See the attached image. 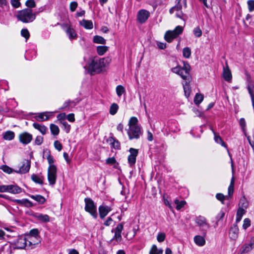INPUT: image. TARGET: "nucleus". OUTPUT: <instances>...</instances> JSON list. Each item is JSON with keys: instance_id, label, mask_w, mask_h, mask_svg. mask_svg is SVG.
Instances as JSON below:
<instances>
[{"instance_id": "f257e3e1", "label": "nucleus", "mask_w": 254, "mask_h": 254, "mask_svg": "<svg viewBox=\"0 0 254 254\" xmlns=\"http://www.w3.org/2000/svg\"><path fill=\"white\" fill-rule=\"evenodd\" d=\"M111 61V59L110 58L92 57L89 59L87 67L84 66V68H86L87 72L91 75L99 73L103 70L107 65L110 63Z\"/></svg>"}, {"instance_id": "f03ea898", "label": "nucleus", "mask_w": 254, "mask_h": 254, "mask_svg": "<svg viewBox=\"0 0 254 254\" xmlns=\"http://www.w3.org/2000/svg\"><path fill=\"white\" fill-rule=\"evenodd\" d=\"M138 120L135 117H132L129 120L128 123L129 128L127 133L130 140L137 139L142 134L141 127L138 124Z\"/></svg>"}, {"instance_id": "7ed1b4c3", "label": "nucleus", "mask_w": 254, "mask_h": 254, "mask_svg": "<svg viewBox=\"0 0 254 254\" xmlns=\"http://www.w3.org/2000/svg\"><path fill=\"white\" fill-rule=\"evenodd\" d=\"M171 71L179 76L185 81L190 82L191 80V76L190 73V66L187 62H183V66L177 65L171 69Z\"/></svg>"}, {"instance_id": "20e7f679", "label": "nucleus", "mask_w": 254, "mask_h": 254, "mask_svg": "<svg viewBox=\"0 0 254 254\" xmlns=\"http://www.w3.org/2000/svg\"><path fill=\"white\" fill-rule=\"evenodd\" d=\"M16 18L23 23H30L35 19L36 13L30 8H25L18 12Z\"/></svg>"}, {"instance_id": "39448f33", "label": "nucleus", "mask_w": 254, "mask_h": 254, "mask_svg": "<svg viewBox=\"0 0 254 254\" xmlns=\"http://www.w3.org/2000/svg\"><path fill=\"white\" fill-rule=\"evenodd\" d=\"M84 202L85 203V210L89 213L94 218L96 219L98 214L96 205L94 202L90 198H85Z\"/></svg>"}, {"instance_id": "423d86ee", "label": "nucleus", "mask_w": 254, "mask_h": 254, "mask_svg": "<svg viewBox=\"0 0 254 254\" xmlns=\"http://www.w3.org/2000/svg\"><path fill=\"white\" fill-rule=\"evenodd\" d=\"M57 168L56 166H52L48 168V180L49 185L54 186L57 181Z\"/></svg>"}, {"instance_id": "0eeeda50", "label": "nucleus", "mask_w": 254, "mask_h": 254, "mask_svg": "<svg viewBox=\"0 0 254 254\" xmlns=\"http://www.w3.org/2000/svg\"><path fill=\"white\" fill-rule=\"evenodd\" d=\"M182 0H176V4L175 6L172 7L169 10L170 14H173L176 12V16L178 18L184 20V14L182 11V5L181 4Z\"/></svg>"}, {"instance_id": "6e6552de", "label": "nucleus", "mask_w": 254, "mask_h": 254, "mask_svg": "<svg viewBox=\"0 0 254 254\" xmlns=\"http://www.w3.org/2000/svg\"><path fill=\"white\" fill-rule=\"evenodd\" d=\"M1 192H8L13 194H17L22 192V189L17 185H3L1 186Z\"/></svg>"}, {"instance_id": "1a4fd4ad", "label": "nucleus", "mask_w": 254, "mask_h": 254, "mask_svg": "<svg viewBox=\"0 0 254 254\" xmlns=\"http://www.w3.org/2000/svg\"><path fill=\"white\" fill-rule=\"evenodd\" d=\"M129 151L130 154L128 156L127 161L129 166L132 167L136 162V157L138 154V150L135 148H130Z\"/></svg>"}, {"instance_id": "9d476101", "label": "nucleus", "mask_w": 254, "mask_h": 254, "mask_svg": "<svg viewBox=\"0 0 254 254\" xmlns=\"http://www.w3.org/2000/svg\"><path fill=\"white\" fill-rule=\"evenodd\" d=\"M123 229L124 225L123 223H120L117 226L115 229L114 230L115 235L112 239L113 241L115 240L117 243H119L121 241L122 239L121 233Z\"/></svg>"}, {"instance_id": "9b49d317", "label": "nucleus", "mask_w": 254, "mask_h": 254, "mask_svg": "<svg viewBox=\"0 0 254 254\" xmlns=\"http://www.w3.org/2000/svg\"><path fill=\"white\" fill-rule=\"evenodd\" d=\"M210 129L212 131L213 134H214V140L217 143H220L222 146L224 147L225 148H226L227 149V151L228 153V154H229V156H230V158H231V166L232 167H233V161H232V157H231V154L229 152V149L227 147V146L226 145V144L223 141V140L222 139L221 137L218 134H217L216 133V132L214 131V130L213 129V128L210 127Z\"/></svg>"}, {"instance_id": "f8f14e48", "label": "nucleus", "mask_w": 254, "mask_h": 254, "mask_svg": "<svg viewBox=\"0 0 254 254\" xmlns=\"http://www.w3.org/2000/svg\"><path fill=\"white\" fill-rule=\"evenodd\" d=\"M32 138V135L27 132H22L19 135V141L24 145L29 143Z\"/></svg>"}, {"instance_id": "ddd939ff", "label": "nucleus", "mask_w": 254, "mask_h": 254, "mask_svg": "<svg viewBox=\"0 0 254 254\" xmlns=\"http://www.w3.org/2000/svg\"><path fill=\"white\" fill-rule=\"evenodd\" d=\"M239 228L238 226V223H235L231 227L229 230V237L231 240H236L238 238L239 236Z\"/></svg>"}, {"instance_id": "4468645a", "label": "nucleus", "mask_w": 254, "mask_h": 254, "mask_svg": "<svg viewBox=\"0 0 254 254\" xmlns=\"http://www.w3.org/2000/svg\"><path fill=\"white\" fill-rule=\"evenodd\" d=\"M149 12L145 9L140 10L137 13V18L140 23H143L149 17Z\"/></svg>"}, {"instance_id": "2eb2a0df", "label": "nucleus", "mask_w": 254, "mask_h": 254, "mask_svg": "<svg viewBox=\"0 0 254 254\" xmlns=\"http://www.w3.org/2000/svg\"><path fill=\"white\" fill-rule=\"evenodd\" d=\"M30 161L28 160H25L23 161L22 165L18 170L15 171L16 173L25 174L29 172L30 168Z\"/></svg>"}, {"instance_id": "dca6fc26", "label": "nucleus", "mask_w": 254, "mask_h": 254, "mask_svg": "<svg viewBox=\"0 0 254 254\" xmlns=\"http://www.w3.org/2000/svg\"><path fill=\"white\" fill-rule=\"evenodd\" d=\"M27 248L29 249H33L35 246L40 243L41 240L40 237H28L27 239Z\"/></svg>"}, {"instance_id": "f3484780", "label": "nucleus", "mask_w": 254, "mask_h": 254, "mask_svg": "<svg viewBox=\"0 0 254 254\" xmlns=\"http://www.w3.org/2000/svg\"><path fill=\"white\" fill-rule=\"evenodd\" d=\"M112 210V208L109 206L106 205H100L99 207V212L100 217L101 219H103L107 214Z\"/></svg>"}, {"instance_id": "a211bd4d", "label": "nucleus", "mask_w": 254, "mask_h": 254, "mask_svg": "<svg viewBox=\"0 0 254 254\" xmlns=\"http://www.w3.org/2000/svg\"><path fill=\"white\" fill-rule=\"evenodd\" d=\"M51 116H52V112H46L37 114L35 119L39 122H43L48 120Z\"/></svg>"}, {"instance_id": "6ab92c4d", "label": "nucleus", "mask_w": 254, "mask_h": 254, "mask_svg": "<svg viewBox=\"0 0 254 254\" xmlns=\"http://www.w3.org/2000/svg\"><path fill=\"white\" fill-rule=\"evenodd\" d=\"M223 77L224 79L229 82L231 81L232 74L228 64H226V66L223 67Z\"/></svg>"}, {"instance_id": "aec40b11", "label": "nucleus", "mask_w": 254, "mask_h": 254, "mask_svg": "<svg viewBox=\"0 0 254 254\" xmlns=\"http://www.w3.org/2000/svg\"><path fill=\"white\" fill-rule=\"evenodd\" d=\"M15 248L17 249H22L27 247V239L24 237L18 238L15 243Z\"/></svg>"}, {"instance_id": "412c9836", "label": "nucleus", "mask_w": 254, "mask_h": 254, "mask_svg": "<svg viewBox=\"0 0 254 254\" xmlns=\"http://www.w3.org/2000/svg\"><path fill=\"white\" fill-rule=\"evenodd\" d=\"M206 233V231L203 232V236L196 235L194 237V242L196 245L202 247L205 245V240L204 237L205 236Z\"/></svg>"}, {"instance_id": "4be33fe9", "label": "nucleus", "mask_w": 254, "mask_h": 254, "mask_svg": "<svg viewBox=\"0 0 254 254\" xmlns=\"http://www.w3.org/2000/svg\"><path fill=\"white\" fill-rule=\"evenodd\" d=\"M195 221V223L201 228H203L205 226L207 228H209V225L207 222L206 219L203 216H199L196 218Z\"/></svg>"}, {"instance_id": "5701e85b", "label": "nucleus", "mask_w": 254, "mask_h": 254, "mask_svg": "<svg viewBox=\"0 0 254 254\" xmlns=\"http://www.w3.org/2000/svg\"><path fill=\"white\" fill-rule=\"evenodd\" d=\"M246 206H242V207L240 206L237 210V215H236V219L235 223H238L241 221L243 215L246 213V210L245 208H246Z\"/></svg>"}, {"instance_id": "b1692460", "label": "nucleus", "mask_w": 254, "mask_h": 254, "mask_svg": "<svg viewBox=\"0 0 254 254\" xmlns=\"http://www.w3.org/2000/svg\"><path fill=\"white\" fill-rule=\"evenodd\" d=\"M33 126L35 129H38L43 135L45 134L48 130L47 127L43 125L35 123L33 124Z\"/></svg>"}, {"instance_id": "393cba45", "label": "nucleus", "mask_w": 254, "mask_h": 254, "mask_svg": "<svg viewBox=\"0 0 254 254\" xmlns=\"http://www.w3.org/2000/svg\"><path fill=\"white\" fill-rule=\"evenodd\" d=\"M108 141L110 142L112 147L116 149H120V143L118 140L116 139L113 137L111 136L109 137Z\"/></svg>"}, {"instance_id": "a878e982", "label": "nucleus", "mask_w": 254, "mask_h": 254, "mask_svg": "<svg viewBox=\"0 0 254 254\" xmlns=\"http://www.w3.org/2000/svg\"><path fill=\"white\" fill-rule=\"evenodd\" d=\"M65 26L67 27V29L65 31L69 39L71 40L76 38L77 34H76L75 30L70 27H68L67 25H66Z\"/></svg>"}, {"instance_id": "bb28decb", "label": "nucleus", "mask_w": 254, "mask_h": 254, "mask_svg": "<svg viewBox=\"0 0 254 254\" xmlns=\"http://www.w3.org/2000/svg\"><path fill=\"white\" fill-rule=\"evenodd\" d=\"M13 201L18 204L24 205L27 207H30L32 205L31 202L27 199H14Z\"/></svg>"}, {"instance_id": "cd10ccee", "label": "nucleus", "mask_w": 254, "mask_h": 254, "mask_svg": "<svg viewBox=\"0 0 254 254\" xmlns=\"http://www.w3.org/2000/svg\"><path fill=\"white\" fill-rule=\"evenodd\" d=\"M80 25L87 29H91L93 27V23L91 20L83 19L79 22Z\"/></svg>"}, {"instance_id": "c85d7f7f", "label": "nucleus", "mask_w": 254, "mask_h": 254, "mask_svg": "<svg viewBox=\"0 0 254 254\" xmlns=\"http://www.w3.org/2000/svg\"><path fill=\"white\" fill-rule=\"evenodd\" d=\"M190 82L186 81L185 83L183 84L185 95L187 97H189L190 96L191 92V89L190 85Z\"/></svg>"}, {"instance_id": "c756f323", "label": "nucleus", "mask_w": 254, "mask_h": 254, "mask_svg": "<svg viewBox=\"0 0 254 254\" xmlns=\"http://www.w3.org/2000/svg\"><path fill=\"white\" fill-rule=\"evenodd\" d=\"M35 217L38 220L43 222H48L50 221L49 216L47 214L39 213L37 214Z\"/></svg>"}, {"instance_id": "7c9ffc66", "label": "nucleus", "mask_w": 254, "mask_h": 254, "mask_svg": "<svg viewBox=\"0 0 254 254\" xmlns=\"http://www.w3.org/2000/svg\"><path fill=\"white\" fill-rule=\"evenodd\" d=\"M15 136V134L13 131L8 130L3 133V138L6 140H11Z\"/></svg>"}, {"instance_id": "2f4dec72", "label": "nucleus", "mask_w": 254, "mask_h": 254, "mask_svg": "<svg viewBox=\"0 0 254 254\" xmlns=\"http://www.w3.org/2000/svg\"><path fill=\"white\" fill-rule=\"evenodd\" d=\"M174 36L175 35L172 31H168L165 33L164 38L166 41L170 43L174 39L176 38Z\"/></svg>"}, {"instance_id": "473e14b6", "label": "nucleus", "mask_w": 254, "mask_h": 254, "mask_svg": "<svg viewBox=\"0 0 254 254\" xmlns=\"http://www.w3.org/2000/svg\"><path fill=\"white\" fill-rule=\"evenodd\" d=\"M31 179L35 183L39 184H43V179L44 178L43 176H39L36 174H32L31 175Z\"/></svg>"}, {"instance_id": "72a5a7b5", "label": "nucleus", "mask_w": 254, "mask_h": 254, "mask_svg": "<svg viewBox=\"0 0 254 254\" xmlns=\"http://www.w3.org/2000/svg\"><path fill=\"white\" fill-rule=\"evenodd\" d=\"M30 197L38 202L40 204H43L46 201L45 197L41 195H30Z\"/></svg>"}, {"instance_id": "f704fd0d", "label": "nucleus", "mask_w": 254, "mask_h": 254, "mask_svg": "<svg viewBox=\"0 0 254 254\" xmlns=\"http://www.w3.org/2000/svg\"><path fill=\"white\" fill-rule=\"evenodd\" d=\"M163 250L162 249H158L155 245H153L149 251V254H162Z\"/></svg>"}, {"instance_id": "c9c22d12", "label": "nucleus", "mask_w": 254, "mask_h": 254, "mask_svg": "<svg viewBox=\"0 0 254 254\" xmlns=\"http://www.w3.org/2000/svg\"><path fill=\"white\" fill-rule=\"evenodd\" d=\"M254 246L251 243L249 244H245L241 248V254L247 253L252 250V246Z\"/></svg>"}, {"instance_id": "e433bc0d", "label": "nucleus", "mask_w": 254, "mask_h": 254, "mask_svg": "<svg viewBox=\"0 0 254 254\" xmlns=\"http://www.w3.org/2000/svg\"><path fill=\"white\" fill-rule=\"evenodd\" d=\"M93 41L95 43L105 44H106V40L100 36H95L93 37Z\"/></svg>"}, {"instance_id": "4c0bfd02", "label": "nucleus", "mask_w": 254, "mask_h": 254, "mask_svg": "<svg viewBox=\"0 0 254 254\" xmlns=\"http://www.w3.org/2000/svg\"><path fill=\"white\" fill-rule=\"evenodd\" d=\"M108 50V47L100 46L97 47V52L100 56L103 55Z\"/></svg>"}, {"instance_id": "58836bf2", "label": "nucleus", "mask_w": 254, "mask_h": 254, "mask_svg": "<svg viewBox=\"0 0 254 254\" xmlns=\"http://www.w3.org/2000/svg\"><path fill=\"white\" fill-rule=\"evenodd\" d=\"M234 179L233 177L231 179V181L230 183V184L229 186L228 190V194L227 196H229V199L231 198L233 191H234Z\"/></svg>"}, {"instance_id": "ea45409f", "label": "nucleus", "mask_w": 254, "mask_h": 254, "mask_svg": "<svg viewBox=\"0 0 254 254\" xmlns=\"http://www.w3.org/2000/svg\"><path fill=\"white\" fill-rule=\"evenodd\" d=\"M1 170L7 174H11L13 172L15 173L16 171L6 165H1Z\"/></svg>"}, {"instance_id": "a19ab883", "label": "nucleus", "mask_w": 254, "mask_h": 254, "mask_svg": "<svg viewBox=\"0 0 254 254\" xmlns=\"http://www.w3.org/2000/svg\"><path fill=\"white\" fill-rule=\"evenodd\" d=\"M119 109V106L116 103H113L110 107V110L109 113L112 115H115Z\"/></svg>"}, {"instance_id": "79ce46f5", "label": "nucleus", "mask_w": 254, "mask_h": 254, "mask_svg": "<svg viewBox=\"0 0 254 254\" xmlns=\"http://www.w3.org/2000/svg\"><path fill=\"white\" fill-rule=\"evenodd\" d=\"M50 130L52 134L57 135L59 134L60 132V129L59 127L55 124L50 125Z\"/></svg>"}, {"instance_id": "37998d69", "label": "nucleus", "mask_w": 254, "mask_h": 254, "mask_svg": "<svg viewBox=\"0 0 254 254\" xmlns=\"http://www.w3.org/2000/svg\"><path fill=\"white\" fill-rule=\"evenodd\" d=\"M203 100V96L201 94H196L194 98V102L196 105L199 104Z\"/></svg>"}, {"instance_id": "c03bdc74", "label": "nucleus", "mask_w": 254, "mask_h": 254, "mask_svg": "<svg viewBox=\"0 0 254 254\" xmlns=\"http://www.w3.org/2000/svg\"><path fill=\"white\" fill-rule=\"evenodd\" d=\"M216 198L220 201L222 204H224V201L225 199H229V196L227 195H224L221 193H218L216 195Z\"/></svg>"}, {"instance_id": "a18cd8bd", "label": "nucleus", "mask_w": 254, "mask_h": 254, "mask_svg": "<svg viewBox=\"0 0 254 254\" xmlns=\"http://www.w3.org/2000/svg\"><path fill=\"white\" fill-rule=\"evenodd\" d=\"M183 55L184 58L189 59L191 55V50L189 47L184 48L183 50Z\"/></svg>"}, {"instance_id": "49530a36", "label": "nucleus", "mask_w": 254, "mask_h": 254, "mask_svg": "<svg viewBox=\"0 0 254 254\" xmlns=\"http://www.w3.org/2000/svg\"><path fill=\"white\" fill-rule=\"evenodd\" d=\"M116 92L118 97H120L125 92V89L122 85H118L116 87Z\"/></svg>"}, {"instance_id": "de8ad7c7", "label": "nucleus", "mask_w": 254, "mask_h": 254, "mask_svg": "<svg viewBox=\"0 0 254 254\" xmlns=\"http://www.w3.org/2000/svg\"><path fill=\"white\" fill-rule=\"evenodd\" d=\"M175 203L176 204V209L180 210L185 206L186 204V202L184 200L179 201L178 199H176L175 200Z\"/></svg>"}, {"instance_id": "09e8293b", "label": "nucleus", "mask_w": 254, "mask_h": 254, "mask_svg": "<svg viewBox=\"0 0 254 254\" xmlns=\"http://www.w3.org/2000/svg\"><path fill=\"white\" fill-rule=\"evenodd\" d=\"M174 33L175 36L174 37H177L180 34H181L183 31V28L181 26H177L175 29L172 31Z\"/></svg>"}, {"instance_id": "8fccbe9b", "label": "nucleus", "mask_w": 254, "mask_h": 254, "mask_svg": "<svg viewBox=\"0 0 254 254\" xmlns=\"http://www.w3.org/2000/svg\"><path fill=\"white\" fill-rule=\"evenodd\" d=\"M248 90L251 99H254V85L252 83L249 84L248 86Z\"/></svg>"}, {"instance_id": "3c124183", "label": "nucleus", "mask_w": 254, "mask_h": 254, "mask_svg": "<svg viewBox=\"0 0 254 254\" xmlns=\"http://www.w3.org/2000/svg\"><path fill=\"white\" fill-rule=\"evenodd\" d=\"M240 126L244 133L246 131V122L244 118H241L239 121Z\"/></svg>"}, {"instance_id": "603ef678", "label": "nucleus", "mask_w": 254, "mask_h": 254, "mask_svg": "<svg viewBox=\"0 0 254 254\" xmlns=\"http://www.w3.org/2000/svg\"><path fill=\"white\" fill-rule=\"evenodd\" d=\"M193 33L194 35L196 37H201L202 35V33L201 30L200 29V27L198 26L194 28V29L193 30Z\"/></svg>"}, {"instance_id": "864d4df0", "label": "nucleus", "mask_w": 254, "mask_h": 254, "mask_svg": "<svg viewBox=\"0 0 254 254\" xmlns=\"http://www.w3.org/2000/svg\"><path fill=\"white\" fill-rule=\"evenodd\" d=\"M166 238V235L163 232L159 233L157 236V240L158 242H163Z\"/></svg>"}, {"instance_id": "5fc2aeb1", "label": "nucleus", "mask_w": 254, "mask_h": 254, "mask_svg": "<svg viewBox=\"0 0 254 254\" xmlns=\"http://www.w3.org/2000/svg\"><path fill=\"white\" fill-rule=\"evenodd\" d=\"M47 159L48 163L49 164V166L48 167H51L52 166H56L54 165L55 159H54L53 157L50 154H49L48 155V156L47 157Z\"/></svg>"}, {"instance_id": "6e6d98bb", "label": "nucleus", "mask_w": 254, "mask_h": 254, "mask_svg": "<svg viewBox=\"0 0 254 254\" xmlns=\"http://www.w3.org/2000/svg\"><path fill=\"white\" fill-rule=\"evenodd\" d=\"M20 0H11L10 3L13 7L14 8H17L20 7L21 3Z\"/></svg>"}, {"instance_id": "4d7b16f0", "label": "nucleus", "mask_w": 254, "mask_h": 254, "mask_svg": "<svg viewBox=\"0 0 254 254\" xmlns=\"http://www.w3.org/2000/svg\"><path fill=\"white\" fill-rule=\"evenodd\" d=\"M21 35L26 39V40H27L30 37L29 32L27 29H22L21 31Z\"/></svg>"}, {"instance_id": "13d9d810", "label": "nucleus", "mask_w": 254, "mask_h": 254, "mask_svg": "<svg viewBox=\"0 0 254 254\" xmlns=\"http://www.w3.org/2000/svg\"><path fill=\"white\" fill-rule=\"evenodd\" d=\"M251 226V221L249 218H245L243 221V228L246 230Z\"/></svg>"}, {"instance_id": "bf43d9fd", "label": "nucleus", "mask_w": 254, "mask_h": 254, "mask_svg": "<svg viewBox=\"0 0 254 254\" xmlns=\"http://www.w3.org/2000/svg\"><path fill=\"white\" fill-rule=\"evenodd\" d=\"M247 3L249 11H253L254 10V0H249Z\"/></svg>"}, {"instance_id": "052dcab7", "label": "nucleus", "mask_w": 254, "mask_h": 254, "mask_svg": "<svg viewBox=\"0 0 254 254\" xmlns=\"http://www.w3.org/2000/svg\"><path fill=\"white\" fill-rule=\"evenodd\" d=\"M25 5L29 8H34L36 6L34 0H27L25 2Z\"/></svg>"}, {"instance_id": "680f3d73", "label": "nucleus", "mask_w": 254, "mask_h": 254, "mask_svg": "<svg viewBox=\"0 0 254 254\" xmlns=\"http://www.w3.org/2000/svg\"><path fill=\"white\" fill-rule=\"evenodd\" d=\"M64 129L66 133H68L70 130V126L66 122H61Z\"/></svg>"}, {"instance_id": "e2e57ef3", "label": "nucleus", "mask_w": 254, "mask_h": 254, "mask_svg": "<svg viewBox=\"0 0 254 254\" xmlns=\"http://www.w3.org/2000/svg\"><path fill=\"white\" fill-rule=\"evenodd\" d=\"M28 237H40L39 236V231L37 229H33L30 231V234Z\"/></svg>"}, {"instance_id": "0e129e2a", "label": "nucleus", "mask_w": 254, "mask_h": 254, "mask_svg": "<svg viewBox=\"0 0 254 254\" xmlns=\"http://www.w3.org/2000/svg\"><path fill=\"white\" fill-rule=\"evenodd\" d=\"M55 148L58 150L59 151H60L62 150L63 148L62 144L61 143V142L59 140H56L54 142V143Z\"/></svg>"}, {"instance_id": "69168bd1", "label": "nucleus", "mask_w": 254, "mask_h": 254, "mask_svg": "<svg viewBox=\"0 0 254 254\" xmlns=\"http://www.w3.org/2000/svg\"><path fill=\"white\" fill-rule=\"evenodd\" d=\"M78 5L77 2L76 1H72L69 5V8L71 11L73 12L75 10Z\"/></svg>"}, {"instance_id": "338daca9", "label": "nucleus", "mask_w": 254, "mask_h": 254, "mask_svg": "<svg viewBox=\"0 0 254 254\" xmlns=\"http://www.w3.org/2000/svg\"><path fill=\"white\" fill-rule=\"evenodd\" d=\"M43 142V137L41 136H37L35 139V143L36 145H40Z\"/></svg>"}, {"instance_id": "774afa93", "label": "nucleus", "mask_w": 254, "mask_h": 254, "mask_svg": "<svg viewBox=\"0 0 254 254\" xmlns=\"http://www.w3.org/2000/svg\"><path fill=\"white\" fill-rule=\"evenodd\" d=\"M116 161L114 157L108 158L106 160V163L108 164L113 165L116 163Z\"/></svg>"}]
</instances>
